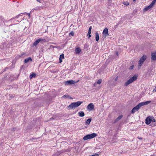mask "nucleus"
I'll list each match as a JSON object with an SVG mask.
<instances>
[{
  "label": "nucleus",
  "mask_w": 156,
  "mask_h": 156,
  "mask_svg": "<svg viewBox=\"0 0 156 156\" xmlns=\"http://www.w3.org/2000/svg\"><path fill=\"white\" fill-rule=\"evenodd\" d=\"M134 66L133 65H132L131 66H130V67H129V69H130V70H131V69H132L133 68H134Z\"/></svg>",
  "instance_id": "obj_30"
},
{
  "label": "nucleus",
  "mask_w": 156,
  "mask_h": 156,
  "mask_svg": "<svg viewBox=\"0 0 156 156\" xmlns=\"http://www.w3.org/2000/svg\"><path fill=\"white\" fill-rule=\"evenodd\" d=\"M83 140H87L88 139H90V138L89 137V136L88 135H87L86 136H85L83 138Z\"/></svg>",
  "instance_id": "obj_19"
},
{
  "label": "nucleus",
  "mask_w": 156,
  "mask_h": 156,
  "mask_svg": "<svg viewBox=\"0 0 156 156\" xmlns=\"http://www.w3.org/2000/svg\"><path fill=\"white\" fill-rule=\"evenodd\" d=\"M99 36L98 33L96 32L95 33V40L97 41H99Z\"/></svg>",
  "instance_id": "obj_17"
},
{
  "label": "nucleus",
  "mask_w": 156,
  "mask_h": 156,
  "mask_svg": "<svg viewBox=\"0 0 156 156\" xmlns=\"http://www.w3.org/2000/svg\"><path fill=\"white\" fill-rule=\"evenodd\" d=\"M116 55H118V52H116Z\"/></svg>",
  "instance_id": "obj_38"
},
{
  "label": "nucleus",
  "mask_w": 156,
  "mask_h": 156,
  "mask_svg": "<svg viewBox=\"0 0 156 156\" xmlns=\"http://www.w3.org/2000/svg\"><path fill=\"white\" fill-rule=\"evenodd\" d=\"M36 75V74L35 73H32L31 74L30 76V79H32L33 77H34Z\"/></svg>",
  "instance_id": "obj_20"
},
{
  "label": "nucleus",
  "mask_w": 156,
  "mask_h": 156,
  "mask_svg": "<svg viewBox=\"0 0 156 156\" xmlns=\"http://www.w3.org/2000/svg\"><path fill=\"white\" fill-rule=\"evenodd\" d=\"M81 49L80 48H76L75 52L76 54H79L80 52Z\"/></svg>",
  "instance_id": "obj_15"
},
{
  "label": "nucleus",
  "mask_w": 156,
  "mask_h": 156,
  "mask_svg": "<svg viewBox=\"0 0 156 156\" xmlns=\"http://www.w3.org/2000/svg\"><path fill=\"white\" fill-rule=\"evenodd\" d=\"M118 76H117V77H116L115 78V81H116L117 80H118Z\"/></svg>",
  "instance_id": "obj_33"
},
{
  "label": "nucleus",
  "mask_w": 156,
  "mask_h": 156,
  "mask_svg": "<svg viewBox=\"0 0 156 156\" xmlns=\"http://www.w3.org/2000/svg\"><path fill=\"white\" fill-rule=\"evenodd\" d=\"M27 14V15L29 17H30V13H27L26 12H24V13H21L20 14L16 16V17H15V18L16 19H18L19 17V16H22L23 15V14Z\"/></svg>",
  "instance_id": "obj_13"
},
{
  "label": "nucleus",
  "mask_w": 156,
  "mask_h": 156,
  "mask_svg": "<svg viewBox=\"0 0 156 156\" xmlns=\"http://www.w3.org/2000/svg\"><path fill=\"white\" fill-rule=\"evenodd\" d=\"M88 135L90 139L93 138L97 136V134L95 133H93L92 134Z\"/></svg>",
  "instance_id": "obj_12"
},
{
  "label": "nucleus",
  "mask_w": 156,
  "mask_h": 156,
  "mask_svg": "<svg viewBox=\"0 0 156 156\" xmlns=\"http://www.w3.org/2000/svg\"><path fill=\"white\" fill-rule=\"evenodd\" d=\"M37 2H40L41 3V2L43 1V0H36Z\"/></svg>",
  "instance_id": "obj_32"
},
{
  "label": "nucleus",
  "mask_w": 156,
  "mask_h": 156,
  "mask_svg": "<svg viewBox=\"0 0 156 156\" xmlns=\"http://www.w3.org/2000/svg\"><path fill=\"white\" fill-rule=\"evenodd\" d=\"M91 120V119H89L87 120L86 122V124L87 125H89Z\"/></svg>",
  "instance_id": "obj_21"
},
{
  "label": "nucleus",
  "mask_w": 156,
  "mask_h": 156,
  "mask_svg": "<svg viewBox=\"0 0 156 156\" xmlns=\"http://www.w3.org/2000/svg\"><path fill=\"white\" fill-rule=\"evenodd\" d=\"M102 82V80L101 79L98 80L97 82V83L98 84H100Z\"/></svg>",
  "instance_id": "obj_26"
},
{
  "label": "nucleus",
  "mask_w": 156,
  "mask_h": 156,
  "mask_svg": "<svg viewBox=\"0 0 156 156\" xmlns=\"http://www.w3.org/2000/svg\"><path fill=\"white\" fill-rule=\"evenodd\" d=\"M156 1V0H153L152 2L151 3L154 5L155 4Z\"/></svg>",
  "instance_id": "obj_31"
},
{
  "label": "nucleus",
  "mask_w": 156,
  "mask_h": 156,
  "mask_svg": "<svg viewBox=\"0 0 156 156\" xmlns=\"http://www.w3.org/2000/svg\"><path fill=\"white\" fill-rule=\"evenodd\" d=\"M91 29H92L91 26H90V27L89 28V29L88 30V34H87V36H88V34H90Z\"/></svg>",
  "instance_id": "obj_23"
},
{
  "label": "nucleus",
  "mask_w": 156,
  "mask_h": 156,
  "mask_svg": "<svg viewBox=\"0 0 156 156\" xmlns=\"http://www.w3.org/2000/svg\"><path fill=\"white\" fill-rule=\"evenodd\" d=\"M64 58V55L63 54H62L60 55L59 58L60 59H63Z\"/></svg>",
  "instance_id": "obj_27"
},
{
  "label": "nucleus",
  "mask_w": 156,
  "mask_h": 156,
  "mask_svg": "<svg viewBox=\"0 0 156 156\" xmlns=\"http://www.w3.org/2000/svg\"><path fill=\"white\" fill-rule=\"evenodd\" d=\"M141 107L140 103L133 108L131 111L132 113H134L135 112L137 111Z\"/></svg>",
  "instance_id": "obj_4"
},
{
  "label": "nucleus",
  "mask_w": 156,
  "mask_h": 156,
  "mask_svg": "<svg viewBox=\"0 0 156 156\" xmlns=\"http://www.w3.org/2000/svg\"><path fill=\"white\" fill-rule=\"evenodd\" d=\"M123 4L124 5H125L127 6L129 5V3L127 2H122Z\"/></svg>",
  "instance_id": "obj_25"
},
{
  "label": "nucleus",
  "mask_w": 156,
  "mask_h": 156,
  "mask_svg": "<svg viewBox=\"0 0 156 156\" xmlns=\"http://www.w3.org/2000/svg\"><path fill=\"white\" fill-rule=\"evenodd\" d=\"M122 115H120L115 120V121H118L120 120L122 117Z\"/></svg>",
  "instance_id": "obj_22"
},
{
  "label": "nucleus",
  "mask_w": 156,
  "mask_h": 156,
  "mask_svg": "<svg viewBox=\"0 0 156 156\" xmlns=\"http://www.w3.org/2000/svg\"><path fill=\"white\" fill-rule=\"evenodd\" d=\"M151 102V101H146L145 102H141L140 103V104L141 106H143L144 105H146L149 104Z\"/></svg>",
  "instance_id": "obj_14"
},
{
  "label": "nucleus",
  "mask_w": 156,
  "mask_h": 156,
  "mask_svg": "<svg viewBox=\"0 0 156 156\" xmlns=\"http://www.w3.org/2000/svg\"><path fill=\"white\" fill-rule=\"evenodd\" d=\"M41 8H42V7H37L35 8L34 9V10H40L41 9Z\"/></svg>",
  "instance_id": "obj_24"
},
{
  "label": "nucleus",
  "mask_w": 156,
  "mask_h": 156,
  "mask_svg": "<svg viewBox=\"0 0 156 156\" xmlns=\"http://www.w3.org/2000/svg\"><path fill=\"white\" fill-rule=\"evenodd\" d=\"M78 81L79 80L76 82L75 80H69L68 81H66L65 82V84L66 85H67L74 84L77 83Z\"/></svg>",
  "instance_id": "obj_7"
},
{
  "label": "nucleus",
  "mask_w": 156,
  "mask_h": 156,
  "mask_svg": "<svg viewBox=\"0 0 156 156\" xmlns=\"http://www.w3.org/2000/svg\"><path fill=\"white\" fill-rule=\"evenodd\" d=\"M14 19V18H11V19H10V20H13V19Z\"/></svg>",
  "instance_id": "obj_41"
},
{
  "label": "nucleus",
  "mask_w": 156,
  "mask_h": 156,
  "mask_svg": "<svg viewBox=\"0 0 156 156\" xmlns=\"http://www.w3.org/2000/svg\"><path fill=\"white\" fill-rule=\"evenodd\" d=\"M102 34L104 35V36L105 37H106L108 36L109 35V34L108 33V30L107 28H105L104 30L102 33Z\"/></svg>",
  "instance_id": "obj_8"
},
{
  "label": "nucleus",
  "mask_w": 156,
  "mask_h": 156,
  "mask_svg": "<svg viewBox=\"0 0 156 156\" xmlns=\"http://www.w3.org/2000/svg\"><path fill=\"white\" fill-rule=\"evenodd\" d=\"M88 35H89V37H88L89 38H90L91 36L90 34H88Z\"/></svg>",
  "instance_id": "obj_37"
},
{
  "label": "nucleus",
  "mask_w": 156,
  "mask_h": 156,
  "mask_svg": "<svg viewBox=\"0 0 156 156\" xmlns=\"http://www.w3.org/2000/svg\"><path fill=\"white\" fill-rule=\"evenodd\" d=\"M87 109L89 111L92 110L94 109V105L93 103L89 104L87 107Z\"/></svg>",
  "instance_id": "obj_5"
},
{
  "label": "nucleus",
  "mask_w": 156,
  "mask_h": 156,
  "mask_svg": "<svg viewBox=\"0 0 156 156\" xmlns=\"http://www.w3.org/2000/svg\"><path fill=\"white\" fill-rule=\"evenodd\" d=\"M154 5L151 3L150 5L145 7L144 9V11L145 12L151 8Z\"/></svg>",
  "instance_id": "obj_11"
},
{
  "label": "nucleus",
  "mask_w": 156,
  "mask_h": 156,
  "mask_svg": "<svg viewBox=\"0 0 156 156\" xmlns=\"http://www.w3.org/2000/svg\"><path fill=\"white\" fill-rule=\"evenodd\" d=\"M15 21L16 22H19V20H15Z\"/></svg>",
  "instance_id": "obj_39"
},
{
  "label": "nucleus",
  "mask_w": 156,
  "mask_h": 156,
  "mask_svg": "<svg viewBox=\"0 0 156 156\" xmlns=\"http://www.w3.org/2000/svg\"><path fill=\"white\" fill-rule=\"evenodd\" d=\"M74 32L73 31H71L70 33H69V35H71L72 36H73L74 35Z\"/></svg>",
  "instance_id": "obj_28"
},
{
  "label": "nucleus",
  "mask_w": 156,
  "mask_h": 156,
  "mask_svg": "<svg viewBox=\"0 0 156 156\" xmlns=\"http://www.w3.org/2000/svg\"><path fill=\"white\" fill-rule=\"evenodd\" d=\"M151 59L152 61L156 60V51L151 52Z\"/></svg>",
  "instance_id": "obj_6"
},
{
  "label": "nucleus",
  "mask_w": 156,
  "mask_h": 156,
  "mask_svg": "<svg viewBox=\"0 0 156 156\" xmlns=\"http://www.w3.org/2000/svg\"><path fill=\"white\" fill-rule=\"evenodd\" d=\"M133 1L135 2L136 1V0H133Z\"/></svg>",
  "instance_id": "obj_42"
},
{
  "label": "nucleus",
  "mask_w": 156,
  "mask_h": 156,
  "mask_svg": "<svg viewBox=\"0 0 156 156\" xmlns=\"http://www.w3.org/2000/svg\"><path fill=\"white\" fill-rule=\"evenodd\" d=\"M153 91L156 92V87H155V89L153 90Z\"/></svg>",
  "instance_id": "obj_36"
},
{
  "label": "nucleus",
  "mask_w": 156,
  "mask_h": 156,
  "mask_svg": "<svg viewBox=\"0 0 156 156\" xmlns=\"http://www.w3.org/2000/svg\"><path fill=\"white\" fill-rule=\"evenodd\" d=\"M44 41V39L41 38H39L36 41H35L33 43V45L34 46H36L40 42L42 41Z\"/></svg>",
  "instance_id": "obj_9"
},
{
  "label": "nucleus",
  "mask_w": 156,
  "mask_h": 156,
  "mask_svg": "<svg viewBox=\"0 0 156 156\" xmlns=\"http://www.w3.org/2000/svg\"><path fill=\"white\" fill-rule=\"evenodd\" d=\"M151 122H155L156 121V120L154 118H152V119H151Z\"/></svg>",
  "instance_id": "obj_29"
},
{
  "label": "nucleus",
  "mask_w": 156,
  "mask_h": 156,
  "mask_svg": "<svg viewBox=\"0 0 156 156\" xmlns=\"http://www.w3.org/2000/svg\"><path fill=\"white\" fill-rule=\"evenodd\" d=\"M90 156H98V154H95L94 155H92Z\"/></svg>",
  "instance_id": "obj_34"
},
{
  "label": "nucleus",
  "mask_w": 156,
  "mask_h": 156,
  "mask_svg": "<svg viewBox=\"0 0 156 156\" xmlns=\"http://www.w3.org/2000/svg\"><path fill=\"white\" fill-rule=\"evenodd\" d=\"M30 61H32V59L30 57L27 58L26 59H25L24 60V62L25 63H27Z\"/></svg>",
  "instance_id": "obj_18"
},
{
  "label": "nucleus",
  "mask_w": 156,
  "mask_h": 156,
  "mask_svg": "<svg viewBox=\"0 0 156 156\" xmlns=\"http://www.w3.org/2000/svg\"><path fill=\"white\" fill-rule=\"evenodd\" d=\"M59 62L60 63L62 62V59H60V58H59Z\"/></svg>",
  "instance_id": "obj_35"
},
{
  "label": "nucleus",
  "mask_w": 156,
  "mask_h": 156,
  "mask_svg": "<svg viewBox=\"0 0 156 156\" xmlns=\"http://www.w3.org/2000/svg\"><path fill=\"white\" fill-rule=\"evenodd\" d=\"M63 97H66V96L65 95H64V96H63Z\"/></svg>",
  "instance_id": "obj_40"
},
{
  "label": "nucleus",
  "mask_w": 156,
  "mask_h": 156,
  "mask_svg": "<svg viewBox=\"0 0 156 156\" xmlns=\"http://www.w3.org/2000/svg\"><path fill=\"white\" fill-rule=\"evenodd\" d=\"M78 114L79 116L81 117H83L85 115V114L84 112H83L82 111L79 112Z\"/></svg>",
  "instance_id": "obj_16"
},
{
  "label": "nucleus",
  "mask_w": 156,
  "mask_h": 156,
  "mask_svg": "<svg viewBox=\"0 0 156 156\" xmlns=\"http://www.w3.org/2000/svg\"><path fill=\"white\" fill-rule=\"evenodd\" d=\"M151 122V117H148L146 118L145 120V123L147 124H149Z\"/></svg>",
  "instance_id": "obj_10"
},
{
  "label": "nucleus",
  "mask_w": 156,
  "mask_h": 156,
  "mask_svg": "<svg viewBox=\"0 0 156 156\" xmlns=\"http://www.w3.org/2000/svg\"><path fill=\"white\" fill-rule=\"evenodd\" d=\"M82 101H78L77 102L72 103L69 106L67 107V108L69 110L74 109L76 108H77L82 103Z\"/></svg>",
  "instance_id": "obj_1"
},
{
  "label": "nucleus",
  "mask_w": 156,
  "mask_h": 156,
  "mask_svg": "<svg viewBox=\"0 0 156 156\" xmlns=\"http://www.w3.org/2000/svg\"><path fill=\"white\" fill-rule=\"evenodd\" d=\"M137 78V76L136 75H134L133 77L129 79L124 84L125 86H127L129 84L132 83Z\"/></svg>",
  "instance_id": "obj_3"
},
{
  "label": "nucleus",
  "mask_w": 156,
  "mask_h": 156,
  "mask_svg": "<svg viewBox=\"0 0 156 156\" xmlns=\"http://www.w3.org/2000/svg\"><path fill=\"white\" fill-rule=\"evenodd\" d=\"M147 57L146 55H144L140 59L138 62V67L139 69L141 68L144 62L146 60Z\"/></svg>",
  "instance_id": "obj_2"
}]
</instances>
